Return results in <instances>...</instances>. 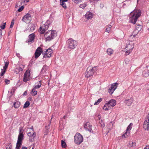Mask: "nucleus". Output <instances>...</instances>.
Listing matches in <instances>:
<instances>
[{
	"instance_id": "f257e3e1",
	"label": "nucleus",
	"mask_w": 149,
	"mask_h": 149,
	"mask_svg": "<svg viewBox=\"0 0 149 149\" xmlns=\"http://www.w3.org/2000/svg\"><path fill=\"white\" fill-rule=\"evenodd\" d=\"M141 12L140 10H134L133 12H131V13L133 15L130 18V22L134 24H135L138 18L141 15Z\"/></svg>"
},
{
	"instance_id": "f03ea898",
	"label": "nucleus",
	"mask_w": 149,
	"mask_h": 149,
	"mask_svg": "<svg viewBox=\"0 0 149 149\" xmlns=\"http://www.w3.org/2000/svg\"><path fill=\"white\" fill-rule=\"evenodd\" d=\"M57 36L56 32L54 30L48 31L45 34L46 41H49L54 39Z\"/></svg>"
},
{
	"instance_id": "7ed1b4c3",
	"label": "nucleus",
	"mask_w": 149,
	"mask_h": 149,
	"mask_svg": "<svg viewBox=\"0 0 149 149\" xmlns=\"http://www.w3.org/2000/svg\"><path fill=\"white\" fill-rule=\"evenodd\" d=\"M97 70L96 67H95L92 68L91 67L88 68L85 73L86 77L88 78L92 76L93 74L96 72Z\"/></svg>"
},
{
	"instance_id": "20e7f679",
	"label": "nucleus",
	"mask_w": 149,
	"mask_h": 149,
	"mask_svg": "<svg viewBox=\"0 0 149 149\" xmlns=\"http://www.w3.org/2000/svg\"><path fill=\"white\" fill-rule=\"evenodd\" d=\"M67 43L68 45V48L70 49H74L77 45V41L72 38L68 39L67 41Z\"/></svg>"
},
{
	"instance_id": "39448f33",
	"label": "nucleus",
	"mask_w": 149,
	"mask_h": 149,
	"mask_svg": "<svg viewBox=\"0 0 149 149\" xmlns=\"http://www.w3.org/2000/svg\"><path fill=\"white\" fill-rule=\"evenodd\" d=\"M74 143L77 144H80L83 141V137L79 133H77L74 136Z\"/></svg>"
},
{
	"instance_id": "423d86ee",
	"label": "nucleus",
	"mask_w": 149,
	"mask_h": 149,
	"mask_svg": "<svg viewBox=\"0 0 149 149\" xmlns=\"http://www.w3.org/2000/svg\"><path fill=\"white\" fill-rule=\"evenodd\" d=\"M50 23L49 22L47 21L42 26L40 27L39 29V32L41 34H43L45 33L46 31L48 29Z\"/></svg>"
},
{
	"instance_id": "0eeeda50",
	"label": "nucleus",
	"mask_w": 149,
	"mask_h": 149,
	"mask_svg": "<svg viewBox=\"0 0 149 149\" xmlns=\"http://www.w3.org/2000/svg\"><path fill=\"white\" fill-rule=\"evenodd\" d=\"M24 139V135L23 134H19L17 141L16 147L17 149H19L22 145V141Z\"/></svg>"
},
{
	"instance_id": "6e6552de",
	"label": "nucleus",
	"mask_w": 149,
	"mask_h": 149,
	"mask_svg": "<svg viewBox=\"0 0 149 149\" xmlns=\"http://www.w3.org/2000/svg\"><path fill=\"white\" fill-rule=\"evenodd\" d=\"M118 85V84L117 82L114 83L112 84L108 89V92L111 95L117 88Z\"/></svg>"
},
{
	"instance_id": "1a4fd4ad",
	"label": "nucleus",
	"mask_w": 149,
	"mask_h": 149,
	"mask_svg": "<svg viewBox=\"0 0 149 149\" xmlns=\"http://www.w3.org/2000/svg\"><path fill=\"white\" fill-rule=\"evenodd\" d=\"M31 20V15L27 13L23 17L22 20L26 23H29Z\"/></svg>"
},
{
	"instance_id": "9d476101",
	"label": "nucleus",
	"mask_w": 149,
	"mask_h": 149,
	"mask_svg": "<svg viewBox=\"0 0 149 149\" xmlns=\"http://www.w3.org/2000/svg\"><path fill=\"white\" fill-rule=\"evenodd\" d=\"M52 53V50L50 48L47 49L46 51L42 53L43 58L47 57L49 58L51 56Z\"/></svg>"
},
{
	"instance_id": "9b49d317",
	"label": "nucleus",
	"mask_w": 149,
	"mask_h": 149,
	"mask_svg": "<svg viewBox=\"0 0 149 149\" xmlns=\"http://www.w3.org/2000/svg\"><path fill=\"white\" fill-rule=\"evenodd\" d=\"M30 72L29 71L26 70L25 72L23 79V81L25 82H26L27 81L30 80Z\"/></svg>"
},
{
	"instance_id": "f8f14e48",
	"label": "nucleus",
	"mask_w": 149,
	"mask_h": 149,
	"mask_svg": "<svg viewBox=\"0 0 149 149\" xmlns=\"http://www.w3.org/2000/svg\"><path fill=\"white\" fill-rule=\"evenodd\" d=\"M92 125H91L90 123L88 122H87L84 125V128L87 130H88L90 132L93 133V131L92 130Z\"/></svg>"
},
{
	"instance_id": "ddd939ff",
	"label": "nucleus",
	"mask_w": 149,
	"mask_h": 149,
	"mask_svg": "<svg viewBox=\"0 0 149 149\" xmlns=\"http://www.w3.org/2000/svg\"><path fill=\"white\" fill-rule=\"evenodd\" d=\"M132 125L133 124L132 123H131L127 127L126 132L122 136H124L125 138H126L128 136L130 133V132H128V131L131 130Z\"/></svg>"
},
{
	"instance_id": "4468645a",
	"label": "nucleus",
	"mask_w": 149,
	"mask_h": 149,
	"mask_svg": "<svg viewBox=\"0 0 149 149\" xmlns=\"http://www.w3.org/2000/svg\"><path fill=\"white\" fill-rule=\"evenodd\" d=\"M42 52V49L40 47H38L35 53V57L38 58Z\"/></svg>"
},
{
	"instance_id": "2eb2a0df",
	"label": "nucleus",
	"mask_w": 149,
	"mask_h": 149,
	"mask_svg": "<svg viewBox=\"0 0 149 149\" xmlns=\"http://www.w3.org/2000/svg\"><path fill=\"white\" fill-rule=\"evenodd\" d=\"M143 75V76L146 77H147L149 76V66L144 68Z\"/></svg>"
},
{
	"instance_id": "dca6fc26",
	"label": "nucleus",
	"mask_w": 149,
	"mask_h": 149,
	"mask_svg": "<svg viewBox=\"0 0 149 149\" xmlns=\"http://www.w3.org/2000/svg\"><path fill=\"white\" fill-rule=\"evenodd\" d=\"M29 131L30 132L27 133V135L30 137H35L36 134L35 132L33 131L32 128H30L29 129Z\"/></svg>"
},
{
	"instance_id": "f3484780",
	"label": "nucleus",
	"mask_w": 149,
	"mask_h": 149,
	"mask_svg": "<svg viewBox=\"0 0 149 149\" xmlns=\"http://www.w3.org/2000/svg\"><path fill=\"white\" fill-rule=\"evenodd\" d=\"M35 37V34L34 33H32L30 34L28 36V40H27L26 42L28 43L30 42H32L34 41V39Z\"/></svg>"
},
{
	"instance_id": "a211bd4d",
	"label": "nucleus",
	"mask_w": 149,
	"mask_h": 149,
	"mask_svg": "<svg viewBox=\"0 0 149 149\" xmlns=\"http://www.w3.org/2000/svg\"><path fill=\"white\" fill-rule=\"evenodd\" d=\"M109 107H113L116 104V102L113 99H111L107 103Z\"/></svg>"
},
{
	"instance_id": "6ab92c4d",
	"label": "nucleus",
	"mask_w": 149,
	"mask_h": 149,
	"mask_svg": "<svg viewBox=\"0 0 149 149\" xmlns=\"http://www.w3.org/2000/svg\"><path fill=\"white\" fill-rule=\"evenodd\" d=\"M143 128L146 130H149V121L146 120L144 122L143 125Z\"/></svg>"
},
{
	"instance_id": "aec40b11",
	"label": "nucleus",
	"mask_w": 149,
	"mask_h": 149,
	"mask_svg": "<svg viewBox=\"0 0 149 149\" xmlns=\"http://www.w3.org/2000/svg\"><path fill=\"white\" fill-rule=\"evenodd\" d=\"M131 46V45H128L125 48V49L126 50V51L125 52V53H126V55H129L131 52L132 50L134 48V47H131V49H127L128 48L130 47Z\"/></svg>"
},
{
	"instance_id": "412c9836",
	"label": "nucleus",
	"mask_w": 149,
	"mask_h": 149,
	"mask_svg": "<svg viewBox=\"0 0 149 149\" xmlns=\"http://www.w3.org/2000/svg\"><path fill=\"white\" fill-rule=\"evenodd\" d=\"M85 17L88 19H91L93 17L92 13L88 12L85 15Z\"/></svg>"
},
{
	"instance_id": "4be33fe9",
	"label": "nucleus",
	"mask_w": 149,
	"mask_h": 149,
	"mask_svg": "<svg viewBox=\"0 0 149 149\" xmlns=\"http://www.w3.org/2000/svg\"><path fill=\"white\" fill-rule=\"evenodd\" d=\"M133 101V99L132 98H131L130 99L125 100V102L128 106L130 105L132 103Z\"/></svg>"
},
{
	"instance_id": "5701e85b",
	"label": "nucleus",
	"mask_w": 149,
	"mask_h": 149,
	"mask_svg": "<svg viewBox=\"0 0 149 149\" xmlns=\"http://www.w3.org/2000/svg\"><path fill=\"white\" fill-rule=\"evenodd\" d=\"M30 29H28V30L29 31H33L35 29V26L33 24H30Z\"/></svg>"
},
{
	"instance_id": "b1692460",
	"label": "nucleus",
	"mask_w": 149,
	"mask_h": 149,
	"mask_svg": "<svg viewBox=\"0 0 149 149\" xmlns=\"http://www.w3.org/2000/svg\"><path fill=\"white\" fill-rule=\"evenodd\" d=\"M107 54L109 55H111L113 54V49L111 48H109L107 49Z\"/></svg>"
},
{
	"instance_id": "393cba45",
	"label": "nucleus",
	"mask_w": 149,
	"mask_h": 149,
	"mask_svg": "<svg viewBox=\"0 0 149 149\" xmlns=\"http://www.w3.org/2000/svg\"><path fill=\"white\" fill-rule=\"evenodd\" d=\"M23 70V69L22 68L19 67V68H15V72L16 74H18L19 72L22 71Z\"/></svg>"
},
{
	"instance_id": "a878e982",
	"label": "nucleus",
	"mask_w": 149,
	"mask_h": 149,
	"mask_svg": "<svg viewBox=\"0 0 149 149\" xmlns=\"http://www.w3.org/2000/svg\"><path fill=\"white\" fill-rule=\"evenodd\" d=\"M103 109L105 111H107L111 109V107H109L107 103H106L104 104L103 107Z\"/></svg>"
},
{
	"instance_id": "bb28decb",
	"label": "nucleus",
	"mask_w": 149,
	"mask_h": 149,
	"mask_svg": "<svg viewBox=\"0 0 149 149\" xmlns=\"http://www.w3.org/2000/svg\"><path fill=\"white\" fill-rule=\"evenodd\" d=\"M13 105L15 108H18L20 105V102L19 101L16 102L14 103Z\"/></svg>"
},
{
	"instance_id": "cd10ccee",
	"label": "nucleus",
	"mask_w": 149,
	"mask_h": 149,
	"mask_svg": "<svg viewBox=\"0 0 149 149\" xmlns=\"http://www.w3.org/2000/svg\"><path fill=\"white\" fill-rule=\"evenodd\" d=\"M112 26L111 25H109L106 26V31L107 32L109 33L111 30V28Z\"/></svg>"
},
{
	"instance_id": "c85d7f7f",
	"label": "nucleus",
	"mask_w": 149,
	"mask_h": 149,
	"mask_svg": "<svg viewBox=\"0 0 149 149\" xmlns=\"http://www.w3.org/2000/svg\"><path fill=\"white\" fill-rule=\"evenodd\" d=\"M36 89H34V87L32 89L31 94L33 96H35L37 94V91H35Z\"/></svg>"
},
{
	"instance_id": "c756f323",
	"label": "nucleus",
	"mask_w": 149,
	"mask_h": 149,
	"mask_svg": "<svg viewBox=\"0 0 149 149\" xmlns=\"http://www.w3.org/2000/svg\"><path fill=\"white\" fill-rule=\"evenodd\" d=\"M41 81H39L37 82V85L35 86L34 87V89H36L37 88H39L41 86V84L40 83Z\"/></svg>"
},
{
	"instance_id": "7c9ffc66",
	"label": "nucleus",
	"mask_w": 149,
	"mask_h": 149,
	"mask_svg": "<svg viewBox=\"0 0 149 149\" xmlns=\"http://www.w3.org/2000/svg\"><path fill=\"white\" fill-rule=\"evenodd\" d=\"M61 146L63 148H65L66 146V144L65 142L64 141L62 140L61 141Z\"/></svg>"
},
{
	"instance_id": "2f4dec72",
	"label": "nucleus",
	"mask_w": 149,
	"mask_h": 149,
	"mask_svg": "<svg viewBox=\"0 0 149 149\" xmlns=\"http://www.w3.org/2000/svg\"><path fill=\"white\" fill-rule=\"evenodd\" d=\"M142 27L141 25H138L136 26V29L138 31H140L142 29Z\"/></svg>"
},
{
	"instance_id": "473e14b6",
	"label": "nucleus",
	"mask_w": 149,
	"mask_h": 149,
	"mask_svg": "<svg viewBox=\"0 0 149 149\" xmlns=\"http://www.w3.org/2000/svg\"><path fill=\"white\" fill-rule=\"evenodd\" d=\"M30 105V102H29L27 101L24 104L23 108H26L28 107Z\"/></svg>"
},
{
	"instance_id": "72a5a7b5",
	"label": "nucleus",
	"mask_w": 149,
	"mask_h": 149,
	"mask_svg": "<svg viewBox=\"0 0 149 149\" xmlns=\"http://www.w3.org/2000/svg\"><path fill=\"white\" fill-rule=\"evenodd\" d=\"M102 99L100 98L98 100L97 102H95L94 103L95 105H97L99 104L102 101Z\"/></svg>"
},
{
	"instance_id": "f704fd0d",
	"label": "nucleus",
	"mask_w": 149,
	"mask_h": 149,
	"mask_svg": "<svg viewBox=\"0 0 149 149\" xmlns=\"http://www.w3.org/2000/svg\"><path fill=\"white\" fill-rule=\"evenodd\" d=\"M84 0H72L74 3L78 4L82 2Z\"/></svg>"
},
{
	"instance_id": "c9c22d12",
	"label": "nucleus",
	"mask_w": 149,
	"mask_h": 149,
	"mask_svg": "<svg viewBox=\"0 0 149 149\" xmlns=\"http://www.w3.org/2000/svg\"><path fill=\"white\" fill-rule=\"evenodd\" d=\"M5 66L3 67V68L4 69H6L7 68L8 65L9 64V62H5Z\"/></svg>"
},
{
	"instance_id": "e433bc0d",
	"label": "nucleus",
	"mask_w": 149,
	"mask_h": 149,
	"mask_svg": "<svg viewBox=\"0 0 149 149\" xmlns=\"http://www.w3.org/2000/svg\"><path fill=\"white\" fill-rule=\"evenodd\" d=\"M6 69H4L3 68V69L2 70V71L0 75L1 76H3L4 74H5V73L6 72Z\"/></svg>"
},
{
	"instance_id": "4c0bfd02",
	"label": "nucleus",
	"mask_w": 149,
	"mask_h": 149,
	"mask_svg": "<svg viewBox=\"0 0 149 149\" xmlns=\"http://www.w3.org/2000/svg\"><path fill=\"white\" fill-rule=\"evenodd\" d=\"M86 6V4L85 3H84L80 4L79 6V7L81 8H82L83 9H84V8Z\"/></svg>"
},
{
	"instance_id": "58836bf2",
	"label": "nucleus",
	"mask_w": 149,
	"mask_h": 149,
	"mask_svg": "<svg viewBox=\"0 0 149 149\" xmlns=\"http://www.w3.org/2000/svg\"><path fill=\"white\" fill-rule=\"evenodd\" d=\"M11 145L10 144H8L6 146V149H11Z\"/></svg>"
},
{
	"instance_id": "ea45409f",
	"label": "nucleus",
	"mask_w": 149,
	"mask_h": 149,
	"mask_svg": "<svg viewBox=\"0 0 149 149\" xmlns=\"http://www.w3.org/2000/svg\"><path fill=\"white\" fill-rule=\"evenodd\" d=\"M46 70H47L46 67V66H44L42 69L41 71H42V72H45L46 71Z\"/></svg>"
},
{
	"instance_id": "a19ab883",
	"label": "nucleus",
	"mask_w": 149,
	"mask_h": 149,
	"mask_svg": "<svg viewBox=\"0 0 149 149\" xmlns=\"http://www.w3.org/2000/svg\"><path fill=\"white\" fill-rule=\"evenodd\" d=\"M24 6H22L21 7H20L19 8L18 10V11L20 12L24 8Z\"/></svg>"
},
{
	"instance_id": "79ce46f5",
	"label": "nucleus",
	"mask_w": 149,
	"mask_h": 149,
	"mask_svg": "<svg viewBox=\"0 0 149 149\" xmlns=\"http://www.w3.org/2000/svg\"><path fill=\"white\" fill-rule=\"evenodd\" d=\"M14 20H12V22H11V24L10 25V28H12L13 27L14 24Z\"/></svg>"
},
{
	"instance_id": "37998d69",
	"label": "nucleus",
	"mask_w": 149,
	"mask_h": 149,
	"mask_svg": "<svg viewBox=\"0 0 149 149\" xmlns=\"http://www.w3.org/2000/svg\"><path fill=\"white\" fill-rule=\"evenodd\" d=\"M6 23H4L3 25L1 26L0 27L1 29H3L5 28L6 26Z\"/></svg>"
},
{
	"instance_id": "c03bdc74",
	"label": "nucleus",
	"mask_w": 149,
	"mask_h": 149,
	"mask_svg": "<svg viewBox=\"0 0 149 149\" xmlns=\"http://www.w3.org/2000/svg\"><path fill=\"white\" fill-rule=\"evenodd\" d=\"M67 0H60V4L65 3V2H67Z\"/></svg>"
},
{
	"instance_id": "a18cd8bd",
	"label": "nucleus",
	"mask_w": 149,
	"mask_h": 149,
	"mask_svg": "<svg viewBox=\"0 0 149 149\" xmlns=\"http://www.w3.org/2000/svg\"><path fill=\"white\" fill-rule=\"evenodd\" d=\"M60 5L61 6H63V7L64 8H67L66 4L65 3H62V4H61Z\"/></svg>"
},
{
	"instance_id": "49530a36",
	"label": "nucleus",
	"mask_w": 149,
	"mask_h": 149,
	"mask_svg": "<svg viewBox=\"0 0 149 149\" xmlns=\"http://www.w3.org/2000/svg\"><path fill=\"white\" fill-rule=\"evenodd\" d=\"M34 138H33H33H32V137H29V140L30 142H32L33 141Z\"/></svg>"
},
{
	"instance_id": "de8ad7c7",
	"label": "nucleus",
	"mask_w": 149,
	"mask_h": 149,
	"mask_svg": "<svg viewBox=\"0 0 149 149\" xmlns=\"http://www.w3.org/2000/svg\"><path fill=\"white\" fill-rule=\"evenodd\" d=\"M5 82L6 84H8L10 83V81L7 79H6Z\"/></svg>"
},
{
	"instance_id": "09e8293b",
	"label": "nucleus",
	"mask_w": 149,
	"mask_h": 149,
	"mask_svg": "<svg viewBox=\"0 0 149 149\" xmlns=\"http://www.w3.org/2000/svg\"><path fill=\"white\" fill-rule=\"evenodd\" d=\"M19 134H23V132L22 131V129L21 128L19 129Z\"/></svg>"
},
{
	"instance_id": "8fccbe9b",
	"label": "nucleus",
	"mask_w": 149,
	"mask_h": 149,
	"mask_svg": "<svg viewBox=\"0 0 149 149\" xmlns=\"http://www.w3.org/2000/svg\"><path fill=\"white\" fill-rule=\"evenodd\" d=\"M100 124H101V126L102 127H104L105 126V125L104 123H102H102H100Z\"/></svg>"
},
{
	"instance_id": "3c124183",
	"label": "nucleus",
	"mask_w": 149,
	"mask_h": 149,
	"mask_svg": "<svg viewBox=\"0 0 149 149\" xmlns=\"http://www.w3.org/2000/svg\"><path fill=\"white\" fill-rule=\"evenodd\" d=\"M21 149H28V148L25 146H22Z\"/></svg>"
},
{
	"instance_id": "603ef678",
	"label": "nucleus",
	"mask_w": 149,
	"mask_h": 149,
	"mask_svg": "<svg viewBox=\"0 0 149 149\" xmlns=\"http://www.w3.org/2000/svg\"><path fill=\"white\" fill-rule=\"evenodd\" d=\"M27 95V91H25L23 94L24 95Z\"/></svg>"
},
{
	"instance_id": "864d4df0",
	"label": "nucleus",
	"mask_w": 149,
	"mask_h": 149,
	"mask_svg": "<svg viewBox=\"0 0 149 149\" xmlns=\"http://www.w3.org/2000/svg\"><path fill=\"white\" fill-rule=\"evenodd\" d=\"M144 149H149V145L146 146V147L144 148Z\"/></svg>"
},
{
	"instance_id": "5fc2aeb1",
	"label": "nucleus",
	"mask_w": 149,
	"mask_h": 149,
	"mask_svg": "<svg viewBox=\"0 0 149 149\" xmlns=\"http://www.w3.org/2000/svg\"><path fill=\"white\" fill-rule=\"evenodd\" d=\"M2 37V31H0V38Z\"/></svg>"
},
{
	"instance_id": "6e6d98bb",
	"label": "nucleus",
	"mask_w": 149,
	"mask_h": 149,
	"mask_svg": "<svg viewBox=\"0 0 149 149\" xmlns=\"http://www.w3.org/2000/svg\"><path fill=\"white\" fill-rule=\"evenodd\" d=\"M90 1H91V2H92L93 1H98L99 0H89Z\"/></svg>"
},
{
	"instance_id": "4d7b16f0",
	"label": "nucleus",
	"mask_w": 149,
	"mask_h": 149,
	"mask_svg": "<svg viewBox=\"0 0 149 149\" xmlns=\"http://www.w3.org/2000/svg\"><path fill=\"white\" fill-rule=\"evenodd\" d=\"M146 120H148V121H149V114H148V118H147Z\"/></svg>"
},
{
	"instance_id": "13d9d810",
	"label": "nucleus",
	"mask_w": 149,
	"mask_h": 149,
	"mask_svg": "<svg viewBox=\"0 0 149 149\" xmlns=\"http://www.w3.org/2000/svg\"><path fill=\"white\" fill-rule=\"evenodd\" d=\"M25 1H25L26 3H27L29 2V0H24Z\"/></svg>"
},
{
	"instance_id": "bf43d9fd",
	"label": "nucleus",
	"mask_w": 149,
	"mask_h": 149,
	"mask_svg": "<svg viewBox=\"0 0 149 149\" xmlns=\"http://www.w3.org/2000/svg\"><path fill=\"white\" fill-rule=\"evenodd\" d=\"M133 47L131 45L130 47L128 48L127 49H131V47Z\"/></svg>"
},
{
	"instance_id": "052dcab7",
	"label": "nucleus",
	"mask_w": 149,
	"mask_h": 149,
	"mask_svg": "<svg viewBox=\"0 0 149 149\" xmlns=\"http://www.w3.org/2000/svg\"><path fill=\"white\" fill-rule=\"evenodd\" d=\"M100 5L101 7L102 8L104 6L103 4H100Z\"/></svg>"
},
{
	"instance_id": "680f3d73",
	"label": "nucleus",
	"mask_w": 149,
	"mask_h": 149,
	"mask_svg": "<svg viewBox=\"0 0 149 149\" xmlns=\"http://www.w3.org/2000/svg\"><path fill=\"white\" fill-rule=\"evenodd\" d=\"M132 146H135L134 143L132 142Z\"/></svg>"
},
{
	"instance_id": "e2e57ef3",
	"label": "nucleus",
	"mask_w": 149,
	"mask_h": 149,
	"mask_svg": "<svg viewBox=\"0 0 149 149\" xmlns=\"http://www.w3.org/2000/svg\"><path fill=\"white\" fill-rule=\"evenodd\" d=\"M17 56L19 57V54H17Z\"/></svg>"
},
{
	"instance_id": "0e129e2a",
	"label": "nucleus",
	"mask_w": 149,
	"mask_h": 149,
	"mask_svg": "<svg viewBox=\"0 0 149 149\" xmlns=\"http://www.w3.org/2000/svg\"><path fill=\"white\" fill-rule=\"evenodd\" d=\"M11 33V31H10V32H9V33H8V35H9Z\"/></svg>"
},
{
	"instance_id": "69168bd1",
	"label": "nucleus",
	"mask_w": 149,
	"mask_h": 149,
	"mask_svg": "<svg viewBox=\"0 0 149 149\" xmlns=\"http://www.w3.org/2000/svg\"><path fill=\"white\" fill-rule=\"evenodd\" d=\"M65 116H64L63 117V118L64 119H65Z\"/></svg>"
},
{
	"instance_id": "338daca9",
	"label": "nucleus",
	"mask_w": 149,
	"mask_h": 149,
	"mask_svg": "<svg viewBox=\"0 0 149 149\" xmlns=\"http://www.w3.org/2000/svg\"><path fill=\"white\" fill-rule=\"evenodd\" d=\"M50 123H51V122H50ZM50 124L48 125V126L49 127L50 126Z\"/></svg>"
},
{
	"instance_id": "774afa93",
	"label": "nucleus",
	"mask_w": 149,
	"mask_h": 149,
	"mask_svg": "<svg viewBox=\"0 0 149 149\" xmlns=\"http://www.w3.org/2000/svg\"><path fill=\"white\" fill-rule=\"evenodd\" d=\"M22 66H23V68H24V65H22Z\"/></svg>"
}]
</instances>
